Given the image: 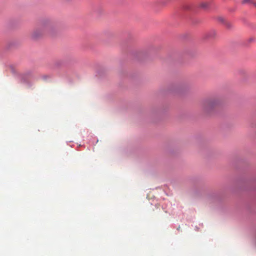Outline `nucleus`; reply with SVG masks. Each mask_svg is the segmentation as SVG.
Instances as JSON below:
<instances>
[{
  "instance_id": "1",
  "label": "nucleus",
  "mask_w": 256,
  "mask_h": 256,
  "mask_svg": "<svg viewBox=\"0 0 256 256\" xmlns=\"http://www.w3.org/2000/svg\"><path fill=\"white\" fill-rule=\"evenodd\" d=\"M236 183L250 201V211L256 214V173L246 178H238Z\"/></svg>"
},
{
  "instance_id": "2",
  "label": "nucleus",
  "mask_w": 256,
  "mask_h": 256,
  "mask_svg": "<svg viewBox=\"0 0 256 256\" xmlns=\"http://www.w3.org/2000/svg\"><path fill=\"white\" fill-rule=\"evenodd\" d=\"M224 100L218 94L210 96L202 102V110L204 116L214 117L220 114L222 112Z\"/></svg>"
},
{
  "instance_id": "3",
  "label": "nucleus",
  "mask_w": 256,
  "mask_h": 256,
  "mask_svg": "<svg viewBox=\"0 0 256 256\" xmlns=\"http://www.w3.org/2000/svg\"><path fill=\"white\" fill-rule=\"evenodd\" d=\"M58 30L56 24L52 20L46 19L42 21L32 32L31 36L34 39L53 36Z\"/></svg>"
},
{
  "instance_id": "4",
  "label": "nucleus",
  "mask_w": 256,
  "mask_h": 256,
  "mask_svg": "<svg viewBox=\"0 0 256 256\" xmlns=\"http://www.w3.org/2000/svg\"><path fill=\"white\" fill-rule=\"evenodd\" d=\"M208 198L210 202L220 204L224 200V196L222 192H211L208 194Z\"/></svg>"
},
{
  "instance_id": "5",
  "label": "nucleus",
  "mask_w": 256,
  "mask_h": 256,
  "mask_svg": "<svg viewBox=\"0 0 256 256\" xmlns=\"http://www.w3.org/2000/svg\"><path fill=\"white\" fill-rule=\"evenodd\" d=\"M216 32L214 29L206 31L202 36V38L206 41H212L216 37Z\"/></svg>"
},
{
  "instance_id": "6",
  "label": "nucleus",
  "mask_w": 256,
  "mask_h": 256,
  "mask_svg": "<svg viewBox=\"0 0 256 256\" xmlns=\"http://www.w3.org/2000/svg\"><path fill=\"white\" fill-rule=\"evenodd\" d=\"M218 20L219 22L222 24L224 25L227 28H232V24L230 22H227L224 18L222 17H218Z\"/></svg>"
},
{
  "instance_id": "7",
  "label": "nucleus",
  "mask_w": 256,
  "mask_h": 256,
  "mask_svg": "<svg viewBox=\"0 0 256 256\" xmlns=\"http://www.w3.org/2000/svg\"><path fill=\"white\" fill-rule=\"evenodd\" d=\"M255 41V38H250L248 40H244L242 42V44L246 47L249 46L250 44L254 42Z\"/></svg>"
},
{
  "instance_id": "8",
  "label": "nucleus",
  "mask_w": 256,
  "mask_h": 256,
  "mask_svg": "<svg viewBox=\"0 0 256 256\" xmlns=\"http://www.w3.org/2000/svg\"><path fill=\"white\" fill-rule=\"evenodd\" d=\"M200 8L204 10H208L210 8V3L208 2H202L200 3Z\"/></svg>"
},
{
  "instance_id": "9",
  "label": "nucleus",
  "mask_w": 256,
  "mask_h": 256,
  "mask_svg": "<svg viewBox=\"0 0 256 256\" xmlns=\"http://www.w3.org/2000/svg\"><path fill=\"white\" fill-rule=\"evenodd\" d=\"M184 9L186 11H190L191 9V6L190 4H185L184 6Z\"/></svg>"
},
{
  "instance_id": "10",
  "label": "nucleus",
  "mask_w": 256,
  "mask_h": 256,
  "mask_svg": "<svg viewBox=\"0 0 256 256\" xmlns=\"http://www.w3.org/2000/svg\"><path fill=\"white\" fill-rule=\"evenodd\" d=\"M238 74L242 76H244L246 74V70L244 69H240L238 70Z\"/></svg>"
},
{
  "instance_id": "11",
  "label": "nucleus",
  "mask_w": 256,
  "mask_h": 256,
  "mask_svg": "<svg viewBox=\"0 0 256 256\" xmlns=\"http://www.w3.org/2000/svg\"><path fill=\"white\" fill-rule=\"evenodd\" d=\"M252 0H242V4H252Z\"/></svg>"
},
{
  "instance_id": "12",
  "label": "nucleus",
  "mask_w": 256,
  "mask_h": 256,
  "mask_svg": "<svg viewBox=\"0 0 256 256\" xmlns=\"http://www.w3.org/2000/svg\"><path fill=\"white\" fill-rule=\"evenodd\" d=\"M251 4H252L255 7H256V2H254L253 0H252V2Z\"/></svg>"
},
{
  "instance_id": "13",
  "label": "nucleus",
  "mask_w": 256,
  "mask_h": 256,
  "mask_svg": "<svg viewBox=\"0 0 256 256\" xmlns=\"http://www.w3.org/2000/svg\"><path fill=\"white\" fill-rule=\"evenodd\" d=\"M192 22H193V24H194V23H195V21H194V19H193Z\"/></svg>"
},
{
  "instance_id": "14",
  "label": "nucleus",
  "mask_w": 256,
  "mask_h": 256,
  "mask_svg": "<svg viewBox=\"0 0 256 256\" xmlns=\"http://www.w3.org/2000/svg\"><path fill=\"white\" fill-rule=\"evenodd\" d=\"M192 194H193V195L194 194V192L192 193Z\"/></svg>"
}]
</instances>
